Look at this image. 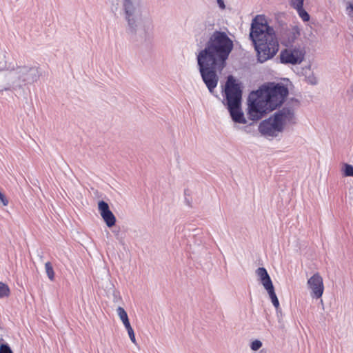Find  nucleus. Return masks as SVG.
Returning <instances> with one entry per match:
<instances>
[{
    "label": "nucleus",
    "instance_id": "27",
    "mask_svg": "<svg viewBox=\"0 0 353 353\" xmlns=\"http://www.w3.org/2000/svg\"><path fill=\"white\" fill-rule=\"evenodd\" d=\"M122 322H123L126 330H128V329L132 328L130 323L129 319H125V321H123Z\"/></svg>",
    "mask_w": 353,
    "mask_h": 353
},
{
    "label": "nucleus",
    "instance_id": "29",
    "mask_svg": "<svg viewBox=\"0 0 353 353\" xmlns=\"http://www.w3.org/2000/svg\"><path fill=\"white\" fill-rule=\"evenodd\" d=\"M10 70V64L9 65H7L6 63L0 65V72L3 70Z\"/></svg>",
    "mask_w": 353,
    "mask_h": 353
},
{
    "label": "nucleus",
    "instance_id": "31",
    "mask_svg": "<svg viewBox=\"0 0 353 353\" xmlns=\"http://www.w3.org/2000/svg\"><path fill=\"white\" fill-rule=\"evenodd\" d=\"M10 90V88H4V90Z\"/></svg>",
    "mask_w": 353,
    "mask_h": 353
},
{
    "label": "nucleus",
    "instance_id": "11",
    "mask_svg": "<svg viewBox=\"0 0 353 353\" xmlns=\"http://www.w3.org/2000/svg\"><path fill=\"white\" fill-rule=\"evenodd\" d=\"M99 212L108 228L115 225L116 217L110 210L108 204L104 201H100L98 203Z\"/></svg>",
    "mask_w": 353,
    "mask_h": 353
},
{
    "label": "nucleus",
    "instance_id": "3",
    "mask_svg": "<svg viewBox=\"0 0 353 353\" xmlns=\"http://www.w3.org/2000/svg\"><path fill=\"white\" fill-rule=\"evenodd\" d=\"M250 38L260 63L272 59L279 50V45L274 28L261 15L255 17L252 21Z\"/></svg>",
    "mask_w": 353,
    "mask_h": 353
},
{
    "label": "nucleus",
    "instance_id": "10",
    "mask_svg": "<svg viewBox=\"0 0 353 353\" xmlns=\"http://www.w3.org/2000/svg\"><path fill=\"white\" fill-rule=\"evenodd\" d=\"M309 289L311 290V296L314 299H319L322 296L324 286L323 278L319 273L313 274L307 282Z\"/></svg>",
    "mask_w": 353,
    "mask_h": 353
},
{
    "label": "nucleus",
    "instance_id": "8",
    "mask_svg": "<svg viewBox=\"0 0 353 353\" xmlns=\"http://www.w3.org/2000/svg\"><path fill=\"white\" fill-rule=\"evenodd\" d=\"M283 130L281 125L274 116L263 120L259 125V131L265 137H275Z\"/></svg>",
    "mask_w": 353,
    "mask_h": 353
},
{
    "label": "nucleus",
    "instance_id": "20",
    "mask_svg": "<svg viewBox=\"0 0 353 353\" xmlns=\"http://www.w3.org/2000/svg\"><path fill=\"white\" fill-rule=\"evenodd\" d=\"M303 2L304 0H290V4L294 9L303 6Z\"/></svg>",
    "mask_w": 353,
    "mask_h": 353
},
{
    "label": "nucleus",
    "instance_id": "25",
    "mask_svg": "<svg viewBox=\"0 0 353 353\" xmlns=\"http://www.w3.org/2000/svg\"><path fill=\"white\" fill-rule=\"evenodd\" d=\"M0 201L2 203V204L4 206H6L8 205V200L6 198L4 194L0 192Z\"/></svg>",
    "mask_w": 353,
    "mask_h": 353
},
{
    "label": "nucleus",
    "instance_id": "1",
    "mask_svg": "<svg viewBox=\"0 0 353 353\" xmlns=\"http://www.w3.org/2000/svg\"><path fill=\"white\" fill-rule=\"evenodd\" d=\"M233 46V41L225 32L216 30L196 56L201 77L211 94L218 85L217 72L225 68Z\"/></svg>",
    "mask_w": 353,
    "mask_h": 353
},
{
    "label": "nucleus",
    "instance_id": "22",
    "mask_svg": "<svg viewBox=\"0 0 353 353\" xmlns=\"http://www.w3.org/2000/svg\"><path fill=\"white\" fill-rule=\"evenodd\" d=\"M262 346V343L259 340H255L252 342L250 347L252 350L256 351L259 350Z\"/></svg>",
    "mask_w": 353,
    "mask_h": 353
},
{
    "label": "nucleus",
    "instance_id": "9",
    "mask_svg": "<svg viewBox=\"0 0 353 353\" xmlns=\"http://www.w3.org/2000/svg\"><path fill=\"white\" fill-rule=\"evenodd\" d=\"M274 117L281 125V128L288 125H294L296 122L294 111L292 108H283L275 112Z\"/></svg>",
    "mask_w": 353,
    "mask_h": 353
},
{
    "label": "nucleus",
    "instance_id": "24",
    "mask_svg": "<svg viewBox=\"0 0 353 353\" xmlns=\"http://www.w3.org/2000/svg\"><path fill=\"white\" fill-rule=\"evenodd\" d=\"M127 331H128V335H129V337H130L131 341L134 344H136L135 334H134L133 329L130 328V329H128Z\"/></svg>",
    "mask_w": 353,
    "mask_h": 353
},
{
    "label": "nucleus",
    "instance_id": "16",
    "mask_svg": "<svg viewBox=\"0 0 353 353\" xmlns=\"http://www.w3.org/2000/svg\"><path fill=\"white\" fill-rule=\"evenodd\" d=\"M299 14V16L302 19L303 21H308L310 19V15L308 13L303 9V6L300 7V8H294Z\"/></svg>",
    "mask_w": 353,
    "mask_h": 353
},
{
    "label": "nucleus",
    "instance_id": "14",
    "mask_svg": "<svg viewBox=\"0 0 353 353\" xmlns=\"http://www.w3.org/2000/svg\"><path fill=\"white\" fill-rule=\"evenodd\" d=\"M264 288L267 290L273 305L275 307L276 311H278L279 309L280 308L279 307V299H278L276 294L274 292V288L273 284L270 285Z\"/></svg>",
    "mask_w": 353,
    "mask_h": 353
},
{
    "label": "nucleus",
    "instance_id": "30",
    "mask_svg": "<svg viewBox=\"0 0 353 353\" xmlns=\"http://www.w3.org/2000/svg\"><path fill=\"white\" fill-rule=\"evenodd\" d=\"M347 10L348 11L349 15L353 17V5L350 4L347 8Z\"/></svg>",
    "mask_w": 353,
    "mask_h": 353
},
{
    "label": "nucleus",
    "instance_id": "7",
    "mask_svg": "<svg viewBox=\"0 0 353 353\" xmlns=\"http://www.w3.org/2000/svg\"><path fill=\"white\" fill-rule=\"evenodd\" d=\"M123 10L128 26L131 29L134 30L137 26L140 16L139 0H124Z\"/></svg>",
    "mask_w": 353,
    "mask_h": 353
},
{
    "label": "nucleus",
    "instance_id": "18",
    "mask_svg": "<svg viewBox=\"0 0 353 353\" xmlns=\"http://www.w3.org/2000/svg\"><path fill=\"white\" fill-rule=\"evenodd\" d=\"M117 312L121 321L128 319L127 312L122 307H118L117 309Z\"/></svg>",
    "mask_w": 353,
    "mask_h": 353
},
{
    "label": "nucleus",
    "instance_id": "5",
    "mask_svg": "<svg viewBox=\"0 0 353 353\" xmlns=\"http://www.w3.org/2000/svg\"><path fill=\"white\" fill-rule=\"evenodd\" d=\"M8 78L12 80V84L21 88L23 85L32 84L37 81L41 76L39 67L30 64L23 65H10L8 70Z\"/></svg>",
    "mask_w": 353,
    "mask_h": 353
},
{
    "label": "nucleus",
    "instance_id": "6",
    "mask_svg": "<svg viewBox=\"0 0 353 353\" xmlns=\"http://www.w3.org/2000/svg\"><path fill=\"white\" fill-rule=\"evenodd\" d=\"M305 57V48L300 46H287L279 54L280 62L285 65H299Z\"/></svg>",
    "mask_w": 353,
    "mask_h": 353
},
{
    "label": "nucleus",
    "instance_id": "21",
    "mask_svg": "<svg viewBox=\"0 0 353 353\" xmlns=\"http://www.w3.org/2000/svg\"><path fill=\"white\" fill-rule=\"evenodd\" d=\"M0 353H12V351L7 343L0 345Z\"/></svg>",
    "mask_w": 353,
    "mask_h": 353
},
{
    "label": "nucleus",
    "instance_id": "28",
    "mask_svg": "<svg viewBox=\"0 0 353 353\" xmlns=\"http://www.w3.org/2000/svg\"><path fill=\"white\" fill-rule=\"evenodd\" d=\"M122 322H123L126 330H128V329L132 328L130 323L129 319H125V321H123Z\"/></svg>",
    "mask_w": 353,
    "mask_h": 353
},
{
    "label": "nucleus",
    "instance_id": "12",
    "mask_svg": "<svg viewBox=\"0 0 353 353\" xmlns=\"http://www.w3.org/2000/svg\"><path fill=\"white\" fill-rule=\"evenodd\" d=\"M299 35L300 32L298 28L294 27L288 29L282 35V43L285 46H288L291 45Z\"/></svg>",
    "mask_w": 353,
    "mask_h": 353
},
{
    "label": "nucleus",
    "instance_id": "13",
    "mask_svg": "<svg viewBox=\"0 0 353 353\" xmlns=\"http://www.w3.org/2000/svg\"><path fill=\"white\" fill-rule=\"evenodd\" d=\"M256 274L258 276V277L259 278V279L264 288L272 284L270 276H269L265 268H259L256 270Z\"/></svg>",
    "mask_w": 353,
    "mask_h": 353
},
{
    "label": "nucleus",
    "instance_id": "26",
    "mask_svg": "<svg viewBox=\"0 0 353 353\" xmlns=\"http://www.w3.org/2000/svg\"><path fill=\"white\" fill-rule=\"evenodd\" d=\"M217 4L221 10L225 9V4L223 0H216Z\"/></svg>",
    "mask_w": 353,
    "mask_h": 353
},
{
    "label": "nucleus",
    "instance_id": "4",
    "mask_svg": "<svg viewBox=\"0 0 353 353\" xmlns=\"http://www.w3.org/2000/svg\"><path fill=\"white\" fill-rule=\"evenodd\" d=\"M225 101L230 115L234 123L245 124L247 121L241 110L242 90L232 76H229L225 86Z\"/></svg>",
    "mask_w": 353,
    "mask_h": 353
},
{
    "label": "nucleus",
    "instance_id": "17",
    "mask_svg": "<svg viewBox=\"0 0 353 353\" xmlns=\"http://www.w3.org/2000/svg\"><path fill=\"white\" fill-rule=\"evenodd\" d=\"M343 171L345 176H353V166L352 165L345 163Z\"/></svg>",
    "mask_w": 353,
    "mask_h": 353
},
{
    "label": "nucleus",
    "instance_id": "15",
    "mask_svg": "<svg viewBox=\"0 0 353 353\" xmlns=\"http://www.w3.org/2000/svg\"><path fill=\"white\" fill-rule=\"evenodd\" d=\"M45 270L48 279L52 281H54V272L50 262H46L45 263Z\"/></svg>",
    "mask_w": 353,
    "mask_h": 353
},
{
    "label": "nucleus",
    "instance_id": "2",
    "mask_svg": "<svg viewBox=\"0 0 353 353\" xmlns=\"http://www.w3.org/2000/svg\"><path fill=\"white\" fill-rule=\"evenodd\" d=\"M288 89L282 83H271L252 92L248 99V117L253 121L280 106L288 94Z\"/></svg>",
    "mask_w": 353,
    "mask_h": 353
},
{
    "label": "nucleus",
    "instance_id": "23",
    "mask_svg": "<svg viewBox=\"0 0 353 353\" xmlns=\"http://www.w3.org/2000/svg\"><path fill=\"white\" fill-rule=\"evenodd\" d=\"M305 78L306 81L312 85H315L317 83V79L313 74L306 76Z\"/></svg>",
    "mask_w": 353,
    "mask_h": 353
},
{
    "label": "nucleus",
    "instance_id": "19",
    "mask_svg": "<svg viewBox=\"0 0 353 353\" xmlns=\"http://www.w3.org/2000/svg\"><path fill=\"white\" fill-rule=\"evenodd\" d=\"M8 287L3 283L0 282V298L7 296L9 294Z\"/></svg>",
    "mask_w": 353,
    "mask_h": 353
}]
</instances>
